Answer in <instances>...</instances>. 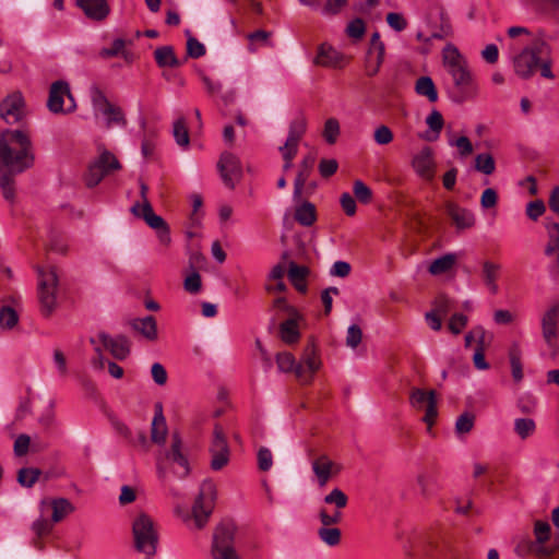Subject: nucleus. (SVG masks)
I'll return each mask as SVG.
<instances>
[{"mask_svg": "<svg viewBox=\"0 0 559 559\" xmlns=\"http://www.w3.org/2000/svg\"><path fill=\"white\" fill-rule=\"evenodd\" d=\"M33 145L29 135L22 130H4L0 134V189L3 198L15 199L14 176L34 165Z\"/></svg>", "mask_w": 559, "mask_h": 559, "instance_id": "1", "label": "nucleus"}, {"mask_svg": "<svg viewBox=\"0 0 559 559\" xmlns=\"http://www.w3.org/2000/svg\"><path fill=\"white\" fill-rule=\"evenodd\" d=\"M442 64L453 82L451 98L454 102L463 103L478 95V83L468 67V62L453 44H447L442 49Z\"/></svg>", "mask_w": 559, "mask_h": 559, "instance_id": "2", "label": "nucleus"}, {"mask_svg": "<svg viewBox=\"0 0 559 559\" xmlns=\"http://www.w3.org/2000/svg\"><path fill=\"white\" fill-rule=\"evenodd\" d=\"M549 45L544 39H534L521 52L513 57L515 73L522 79H528L538 67L539 60L549 57Z\"/></svg>", "mask_w": 559, "mask_h": 559, "instance_id": "3", "label": "nucleus"}, {"mask_svg": "<svg viewBox=\"0 0 559 559\" xmlns=\"http://www.w3.org/2000/svg\"><path fill=\"white\" fill-rule=\"evenodd\" d=\"M132 531L136 550L148 558L154 556L158 535L153 520L145 513L139 514L133 522Z\"/></svg>", "mask_w": 559, "mask_h": 559, "instance_id": "4", "label": "nucleus"}, {"mask_svg": "<svg viewBox=\"0 0 559 559\" xmlns=\"http://www.w3.org/2000/svg\"><path fill=\"white\" fill-rule=\"evenodd\" d=\"M58 275L56 267L43 266L38 269V298L44 316H50L57 306Z\"/></svg>", "mask_w": 559, "mask_h": 559, "instance_id": "5", "label": "nucleus"}, {"mask_svg": "<svg viewBox=\"0 0 559 559\" xmlns=\"http://www.w3.org/2000/svg\"><path fill=\"white\" fill-rule=\"evenodd\" d=\"M215 500V485L210 480L203 481L200 487V492L192 507V514L191 516L187 515L185 520H192L194 527L198 530L203 528L213 512Z\"/></svg>", "mask_w": 559, "mask_h": 559, "instance_id": "6", "label": "nucleus"}, {"mask_svg": "<svg viewBox=\"0 0 559 559\" xmlns=\"http://www.w3.org/2000/svg\"><path fill=\"white\" fill-rule=\"evenodd\" d=\"M121 165L117 157L107 150H102L99 155L94 158L87 167L84 175L85 185L94 188L106 177L119 170Z\"/></svg>", "mask_w": 559, "mask_h": 559, "instance_id": "7", "label": "nucleus"}, {"mask_svg": "<svg viewBox=\"0 0 559 559\" xmlns=\"http://www.w3.org/2000/svg\"><path fill=\"white\" fill-rule=\"evenodd\" d=\"M47 107L53 114H70L76 109L74 97L67 82L56 81L51 84Z\"/></svg>", "mask_w": 559, "mask_h": 559, "instance_id": "8", "label": "nucleus"}, {"mask_svg": "<svg viewBox=\"0 0 559 559\" xmlns=\"http://www.w3.org/2000/svg\"><path fill=\"white\" fill-rule=\"evenodd\" d=\"M409 404L416 411L425 412L423 421L427 425V430L430 431L438 416L436 392L415 388L411 391Z\"/></svg>", "mask_w": 559, "mask_h": 559, "instance_id": "9", "label": "nucleus"}, {"mask_svg": "<svg viewBox=\"0 0 559 559\" xmlns=\"http://www.w3.org/2000/svg\"><path fill=\"white\" fill-rule=\"evenodd\" d=\"M235 530L231 526H218L213 535L211 554L213 559H240L234 546Z\"/></svg>", "mask_w": 559, "mask_h": 559, "instance_id": "10", "label": "nucleus"}, {"mask_svg": "<svg viewBox=\"0 0 559 559\" xmlns=\"http://www.w3.org/2000/svg\"><path fill=\"white\" fill-rule=\"evenodd\" d=\"M181 439L178 433H174L171 437V447L168 452L157 457V473L160 478L166 476V463L171 462L178 465L180 471H175L180 477L188 474V460L181 452Z\"/></svg>", "mask_w": 559, "mask_h": 559, "instance_id": "11", "label": "nucleus"}, {"mask_svg": "<svg viewBox=\"0 0 559 559\" xmlns=\"http://www.w3.org/2000/svg\"><path fill=\"white\" fill-rule=\"evenodd\" d=\"M414 173L424 181L431 182L436 176L437 163L430 146H423L411 160Z\"/></svg>", "mask_w": 559, "mask_h": 559, "instance_id": "12", "label": "nucleus"}, {"mask_svg": "<svg viewBox=\"0 0 559 559\" xmlns=\"http://www.w3.org/2000/svg\"><path fill=\"white\" fill-rule=\"evenodd\" d=\"M307 129V120L304 116L295 118L289 126L288 136L284 145L280 147L283 159H294L301 138Z\"/></svg>", "mask_w": 559, "mask_h": 559, "instance_id": "13", "label": "nucleus"}, {"mask_svg": "<svg viewBox=\"0 0 559 559\" xmlns=\"http://www.w3.org/2000/svg\"><path fill=\"white\" fill-rule=\"evenodd\" d=\"M217 167L225 186L234 189L242 176L239 158L230 152H224L221 155Z\"/></svg>", "mask_w": 559, "mask_h": 559, "instance_id": "14", "label": "nucleus"}, {"mask_svg": "<svg viewBox=\"0 0 559 559\" xmlns=\"http://www.w3.org/2000/svg\"><path fill=\"white\" fill-rule=\"evenodd\" d=\"M210 452L212 455L211 467L214 471L222 469L228 463L229 448L223 428L218 425L214 428Z\"/></svg>", "mask_w": 559, "mask_h": 559, "instance_id": "15", "label": "nucleus"}, {"mask_svg": "<svg viewBox=\"0 0 559 559\" xmlns=\"http://www.w3.org/2000/svg\"><path fill=\"white\" fill-rule=\"evenodd\" d=\"M559 304L552 305L542 317V334L547 346L556 353L558 338Z\"/></svg>", "mask_w": 559, "mask_h": 559, "instance_id": "16", "label": "nucleus"}, {"mask_svg": "<svg viewBox=\"0 0 559 559\" xmlns=\"http://www.w3.org/2000/svg\"><path fill=\"white\" fill-rule=\"evenodd\" d=\"M425 15L428 23L437 24L440 23L443 34L433 33L432 38H443L449 34L450 26L448 17L439 0H426L424 4Z\"/></svg>", "mask_w": 559, "mask_h": 559, "instance_id": "17", "label": "nucleus"}, {"mask_svg": "<svg viewBox=\"0 0 559 559\" xmlns=\"http://www.w3.org/2000/svg\"><path fill=\"white\" fill-rule=\"evenodd\" d=\"M24 115V102L20 94L8 96L0 105V116L8 124L19 122Z\"/></svg>", "mask_w": 559, "mask_h": 559, "instance_id": "18", "label": "nucleus"}, {"mask_svg": "<svg viewBox=\"0 0 559 559\" xmlns=\"http://www.w3.org/2000/svg\"><path fill=\"white\" fill-rule=\"evenodd\" d=\"M311 467L321 487H324L341 471V466L325 454L316 457L311 463Z\"/></svg>", "mask_w": 559, "mask_h": 559, "instance_id": "19", "label": "nucleus"}, {"mask_svg": "<svg viewBox=\"0 0 559 559\" xmlns=\"http://www.w3.org/2000/svg\"><path fill=\"white\" fill-rule=\"evenodd\" d=\"M276 364L281 372H294L302 384L311 383V376L307 374L302 364L296 362L293 354L288 352L278 353L276 355Z\"/></svg>", "mask_w": 559, "mask_h": 559, "instance_id": "20", "label": "nucleus"}, {"mask_svg": "<svg viewBox=\"0 0 559 559\" xmlns=\"http://www.w3.org/2000/svg\"><path fill=\"white\" fill-rule=\"evenodd\" d=\"M444 211L457 229H467L475 225L474 214L453 201L444 203Z\"/></svg>", "mask_w": 559, "mask_h": 559, "instance_id": "21", "label": "nucleus"}, {"mask_svg": "<svg viewBox=\"0 0 559 559\" xmlns=\"http://www.w3.org/2000/svg\"><path fill=\"white\" fill-rule=\"evenodd\" d=\"M96 338L116 359L122 360L130 353L129 343L123 336L110 337L108 334L100 332Z\"/></svg>", "mask_w": 559, "mask_h": 559, "instance_id": "22", "label": "nucleus"}, {"mask_svg": "<svg viewBox=\"0 0 559 559\" xmlns=\"http://www.w3.org/2000/svg\"><path fill=\"white\" fill-rule=\"evenodd\" d=\"M344 61L345 57L328 44L319 46L314 58V64L324 68H342L344 66Z\"/></svg>", "mask_w": 559, "mask_h": 559, "instance_id": "23", "label": "nucleus"}, {"mask_svg": "<svg viewBox=\"0 0 559 559\" xmlns=\"http://www.w3.org/2000/svg\"><path fill=\"white\" fill-rule=\"evenodd\" d=\"M45 508L52 510L51 520L53 523L62 521L66 516L74 512V506L66 498L43 500L40 502V511L43 514L45 513Z\"/></svg>", "mask_w": 559, "mask_h": 559, "instance_id": "24", "label": "nucleus"}, {"mask_svg": "<svg viewBox=\"0 0 559 559\" xmlns=\"http://www.w3.org/2000/svg\"><path fill=\"white\" fill-rule=\"evenodd\" d=\"M76 4L88 19L94 21L105 20L110 11L106 0H78Z\"/></svg>", "mask_w": 559, "mask_h": 559, "instance_id": "25", "label": "nucleus"}, {"mask_svg": "<svg viewBox=\"0 0 559 559\" xmlns=\"http://www.w3.org/2000/svg\"><path fill=\"white\" fill-rule=\"evenodd\" d=\"M131 212L138 216L142 217L145 223L153 229L160 230L167 226L166 222L162 216L156 215L153 211L151 203L140 204L139 202L133 204L131 207Z\"/></svg>", "mask_w": 559, "mask_h": 559, "instance_id": "26", "label": "nucleus"}, {"mask_svg": "<svg viewBox=\"0 0 559 559\" xmlns=\"http://www.w3.org/2000/svg\"><path fill=\"white\" fill-rule=\"evenodd\" d=\"M316 157L312 154L306 155L300 165L297 177L295 179L294 200L297 201L301 198L302 189L308 180L310 173L314 166Z\"/></svg>", "mask_w": 559, "mask_h": 559, "instance_id": "27", "label": "nucleus"}, {"mask_svg": "<svg viewBox=\"0 0 559 559\" xmlns=\"http://www.w3.org/2000/svg\"><path fill=\"white\" fill-rule=\"evenodd\" d=\"M167 425L163 415L162 405H156V412L152 421L151 439L154 443L163 444L166 441Z\"/></svg>", "mask_w": 559, "mask_h": 559, "instance_id": "28", "label": "nucleus"}, {"mask_svg": "<svg viewBox=\"0 0 559 559\" xmlns=\"http://www.w3.org/2000/svg\"><path fill=\"white\" fill-rule=\"evenodd\" d=\"M500 269H501V266L499 264L493 263L491 261H485L483 263V270H481L483 281H484L486 287L488 288V290L493 295L498 293L497 280L500 274Z\"/></svg>", "mask_w": 559, "mask_h": 559, "instance_id": "29", "label": "nucleus"}, {"mask_svg": "<svg viewBox=\"0 0 559 559\" xmlns=\"http://www.w3.org/2000/svg\"><path fill=\"white\" fill-rule=\"evenodd\" d=\"M299 364H302L307 374L311 376L312 381L314 373L321 368L322 365L316 346L313 344H310L305 348V352Z\"/></svg>", "mask_w": 559, "mask_h": 559, "instance_id": "30", "label": "nucleus"}, {"mask_svg": "<svg viewBox=\"0 0 559 559\" xmlns=\"http://www.w3.org/2000/svg\"><path fill=\"white\" fill-rule=\"evenodd\" d=\"M132 326L135 331L141 333L145 338L154 341L157 338L156 320L152 316L145 318L134 319Z\"/></svg>", "mask_w": 559, "mask_h": 559, "instance_id": "31", "label": "nucleus"}, {"mask_svg": "<svg viewBox=\"0 0 559 559\" xmlns=\"http://www.w3.org/2000/svg\"><path fill=\"white\" fill-rule=\"evenodd\" d=\"M456 261H457V255L455 253L443 254L442 257L435 259L430 263L428 271L432 275L444 274L453 269Z\"/></svg>", "mask_w": 559, "mask_h": 559, "instance_id": "32", "label": "nucleus"}, {"mask_svg": "<svg viewBox=\"0 0 559 559\" xmlns=\"http://www.w3.org/2000/svg\"><path fill=\"white\" fill-rule=\"evenodd\" d=\"M295 219L302 226L313 225L317 219L316 206L308 201H304L295 210Z\"/></svg>", "mask_w": 559, "mask_h": 559, "instance_id": "33", "label": "nucleus"}, {"mask_svg": "<svg viewBox=\"0 0 559 559\" xmlns=\"http://www.w3.org/2000/svg\"><path fill=\"white\" fill-rule=\"evenodd\" d=\"M155 61L160 68H175L180 63L175 55L173 47L163 46L154 51Z\"/></svg>", "mask_w": 559, "mask_h": 559, "instance_id": "34", "label": "nucleus"}, {"mask_svg": "<svg viewBox=\"0 0 559 559\" xmlns=\"http://www.w3.org/2000/svg\"><path fill=\"white\" fill-rule=\"evenodd\" d=\"M415 91L418 95L427 97L430 103L438 100V92L430 76H420L416 81Z\"/></svg>", "mask_w": 559, "mask_h": 559, "instance_id": "35", "label": "nucleus"}, {"mask_svg": "<svg viewBox=\"0 0 559 559\" xmlns=\"http://www.w3.org/2000/svg\"><path fill=\"white\" fill-rule=\"evenodd\" d=\"M281 338L286 344H294L299 340L300 333L296 319L290 318L284 321L280 326Z\"/></svg>", "mask_w": 559, "mask_h": 559, "instance_id": "36", "label": "nucleus"}, {"mask_svg": "<svg viewBox=\"0 0 559 559\" xmlns=\"http://www.w3.org/2000/svg\"><path fill=\"white\" fill-rule=\"evenodd\" d=\"M509 359L511 365L512 377L514 381L520 382L523 379L522 370V350L519 344H513L509 350Z\"/></svg>", "mask_w": 559, "mask_h": 559, "instance_id": "37", "label": "nucleus"}, {"mask_svg": "<svg viewBox=\"0 0 559 559\" xmlns=\"http://www.w3.org/2000/svg\"><path fill=\"white\" fill-rule=\"evenodd\" d=\"M426 123L430 131L433 132V135L427 134L425 139L428 141L437 140L444 124L442 115L438 110H432L426 118Z\"/></svg>", "mask_w": 559, "mask_h": 559, "instance_id": "38", "label": "nucleus"}, {"mask_svg": "<svg viewBox=\"0 0 559 559\" xmlns=\"http://www.w3.org/2000/svg\"><path fill=\"white\" fill-rule=\"evenodd\" d=\"M270 37H271V33L263 31V29H259V31L248 34L247 35V38L249 40L248 49L251 52H254L260 47L271 46Z\"/></svg>", "mask_w": 559, "mask_h": 559, "instance_id": "39", "label": "nucleus"}, {"mask_svg": "<svg viewBox=\"0 0 559 559\" xmlns=\"http://www.w3.org/2000/svg\"><path fill=\"white\" fill-rule=\"evenodd\" d=\"M91 100L96 115L103 114L111 105L104 92L97 86H93L91 90Z\"/></svg>", "mask_w": 559, "mask_h": 559, "instance_id": "40", "label": "nucleus"}, {"mask_svg": "<svg viewBox=\"0 0 559 559\" xmlns=\"http://www.w3.org/2000/svg\"><path fill=\"white\" fill-rule=\"evenodd\" d=\"M107 127L126 126L127 121L120 107L111 104L103 114Z\"/></svg>", "mask_w": 559, "mask_h": 559, "instance_id": "41", "label": "nucleus"}, {"mask_svg": "<svg viewBox=\"0 0 559 559\" xmlns=\"http://www.w3.org/2000/svg\"><path fill=\"white\" fill-rule=\"evenodd\" d=\"M173 133L179 146L187 147L189 145L190 138L185 118L175 121Z\"/></svg>", "mask_w": 559, "mask_h": 559, "instance_id": "42", "label": "nucleus"}, {"mask_svg": "<svg viewBox=\"0 0 559 559\" xmlns=\"http://www.w3.org/2000/svg\"><path fill=\"white\" fill-rule=\"evenodd\" d=\"M536 430V424L531 418H518L514 420V431L521 439L531 437Z\"/></svg>", "mask_w": 559, "mask_h": 559, "instance_id": "43", "label": "nucleus"}, {"mask_svg": "<svg viewBox=\"0 0 559 559\" xmlns=\"http://www.w3.org/2000/svg\"><path fill=\"white\" fill-rule=\"evenodd\" d=\"M475 169L481 174L491 175L496 169L493 157L488 153L476 155Z\"/></svg>", "mask_w": 559, "mask_h": 559, "instance_id": "44", "label": "nucleus"}, {"mask_svg": "<svg viewBox=\"0 0 559 559\" xmlns=\"http://www.w3.org/2000/svg\"><path fill=\"white\" fill-rule=\"evenodd\" d=\"M19 322L17 312L10 306H3L0 309V326L2 329L11 330Z\"/></svg>", "mask_w": 559, "mask_h": 559, "instance_id": "45", "label": "nucleus"}, {"mask_svg": "<svg viewBox=\"0 0 559 559\" xmlns=\"http://www.w3.org/2000/svg\"><path fill=\"white\" fill-rule=\"evenodd\" d=\"M319 538L328 546H336L341 542V531L336 527L323 526L318 530Z\"/></svg>", "mask_w": 559, "mask_h": 559, "instance_id": "46", "label": "nucleus"}, {"mask_svg": "<svg viewBox=\"0 0 559 559\" xmlns=\"http://www.w3.org/2000/svg\"><path fill=\"white\" fill-rule=\"evenodd\" d=\"M536 11L543 13H556L559 11V0H524Z\"/></svg>", "mask_w": 559, "mask_h": 559, "instance_id": "47", "label": "nucleus"}, {"mask_svg": "<svg viewBox=\"0 0 559 559\" xmlns=\"http://www.w3.org/2000/svg\"><path fill=\"white\" fill-rule=\"evenodd\" d=\"M38 468H21L17 473V481L23 487H32L39 478Z\"/></svg>", "mask_w": 559, "mask_h": 559, "instance_id": "48", "label": "nucleus"}, {"mask_svg": "<svg viewBox=\"0 0 559 559\" xmlns=\"http://www.w3.org/2000/svg\"><path fill=\"white\" fill-rule=\"evenodd\" d=\"M448 143L450 146H454L457 148V152L461 157H467L474 151L471 140L465 135H462L457 139L450 138Z\"/></svg>", "mask_w": 559, "mask_h": 559, "instance_id": "49", "label": "nucleus"}, {"mask_svg": "<svg viewBox=\"0 0 559 559\" xmlns=\"http://www.w3.org/2000/svg\"><path fill=\"white\" fill-rule=\"evenodd\" d=\"M475 424V416L472 413H463L455 421V432L457 435H465L471 432Z\"/></svg>", "mask_w": 559, "mask_h": 559, "instance_id": "50", "label": "nucleus"}, {"mask_svg": "<svg viewBox=\"0 0 559 559\" xmlns=\"http://www.w3.org/2000/svg\"><path fill=\"white\" fill-rule=\"evenodd\" d=\"M323 138L329 144H334L340 135V123L335 118H329L323 128Z\"/></svg>", "mask_w": 559, "mask_h": 559, "instance_id": "51", "label": "nucleus"}, {"mask_svg": "<svg viewBox=\"0 0 559 559\" xmlns=\"http://www.w3.org/2000/svg\"><path fill=\"white\" fill-rule=\"evenodd\" d=\"M383 60L384 53H381V48L379 49V53H374L373 56H370L368 53L365 66L366 74L368 76H374L379 72L383 63Z\"/></svg>", "mask_w": 559, "mask_h": 559, "instance_id": "52", "label": "nucleus"}, {"mask_svg": "<svg viewBox=\"0 0 559 559\" xmlns=\"http://www.w3.org/2000/svg\"><path fill=\"white\" fill-rule=\"evenodd\" d=\"M453 308V300L445 295H438L432 302V312L445 317Z\"/></svg>", "mask_w": 559, "mask_h": 559, "instance_id": "53", "label": "nucleus"}, {"mask_svg": "<svg viewBox=\"0 0 559 559\" xmlns=\"http://www.w3.org/2000/svg\"><path fill=\"white\" fill-rule=\"evenodd\" d=\"M324 502L328 504H334L336 510H341L347 506L348 498L341 489L334 488L324 497Z\"/></svg>", "mask_w": 559, "mask_h": 559, "instance_id": "54", "label": "nucleus"}, {"mask_svg": "<svg viewBox=\"0 0 559 559\" xmlns=\"http://www.w3.org/2000/svg\"><path fill=\"white\" fill-rule=\"evenodd\" d=\"M366 32L365 22L357 17L350 21L346 27V34L348 37L358 40L361 39Z\"/></svg>", "mask_w": 559, "mask_h": 559, "instance_id": "55", "label": "nucleus"}, {"mask_svg": "<svg viewBox=\"0 0 559 559\" xmlns=\"http://www.w3.org/2000/svg\"><path fill=\"white\" fill-rule=\"evenodd\" d=\"M353 191H354L355 198L364 204L369 203L372 199L371 189L366 183H364L361 180H356L354 182Z\"/></svg>", "mask_w": 559, "mask_h": 559, "instance_id": "56", "label": "nucleus"}, {"mask_svg": "<svg viewBox=\"0 0 559 559\" xmlns=\"http://www.w3.org/2000/svg\"><path fill=\"white\" fill-rule=\"evenodd\" d=\"M393 139V132L388 126L381 124L374 129L373 140L378 145H388Z\"/></svg>", "mask_w": 559, "mask_h": 559, "instance_id": "57", "label": "nucleus"}, {"mask_svg": "<svg viewBox=\"0 0 559 559\" xmlns=\"http://www.w3.org/2000/svg\"><path fill=\"white\" fill-rule=\"evenodd\" d=\"M347 4V0H325L324 5L321 8V14L324 16H334Z\"/></svg>", "mask_w": 559, "mask_h": 559, "instance_id": "58", "label": "nucleus"}, {"mask_svg": "<svg viewBox=\"0 0 559 559\" xmlns=\"http://www.w3.org/2000/svg\"><path fill=\"white\" fill-rule=\"evenodd\" d=\"M126 43L121 38H117L112 41L111 46L109 48H104L100 51V56L103 58H111L119 55H122L124 58L127 57V52L124 51Z\"/></svg>", "mask_w": 559, "mask_h": 559, "instance_id": "59", "label": "nucleus"}, {"mask_svg": "<svg viewBox=\"0 0 559 559\" xmlns=\"http://www.w3.org/2000/svg\"><path fill=\"white\" fill-rule=\"evenodd\" d=\"M52 528H53L52 520L49 521V520L45 519L43 515L39 519H37L32 525V530L38 538L50 534Z\"/></svg>", "mask_w": 559, "mask_h": 559, "instance_id": "60", "label": "nucleus"}, {"mask_svg": "<svg viewBox=\"0 0 559 559\" xmlns=\"http://www.w3.org/2000/svg\"><path fill=\"white\" fill-rule=\"evenodd\" d=\"M183 288L190 294H198L202 288L201 276L197 271L191 272L183 282Z\"/></svg>", "mask_w": 559, "mask_h": 559, "instance_id": "61", "label": "nucleus"}, {"mask_svg": "<svg viewBox=\"0 0 559 559\" xmlns=\"http://www.w3.org/2000/svg\"><path fill=\"white\" fill-rule=\"evenodd\" d=\"M467 322L468 319L465 314L454 313L449 320L448 328L451 333L457 335L465 329Z\"/></svg>", "mask_w": 559, "mask_h": 559, "instance_id": "62", "label": "nucleus"}, {"mask_svg": "<svg viewBox=\"0 0 559 559\" xmlns=\"http://www.w3.org/2000/svg\"><path fill=\"white\" fill-rule=\"evenodd\" d=\"M362 338V331L357 324H353L347 330L346 345L350 348H356Z\"/></svg>", "mask_w": 559, "mask_h": 559, "instance_id": "63", "label": "nucleus"}, {"mask_svg": "<svg viewBox=\"0 0 559 559\" xmlns=\"http://www.w3.org/2000/svg\"><path fill=\"white\" fill-rule=\"evenodd\" d=\"M386 23L396 32H402L407 27L406 19L402 14L395 12L388 13Z\"/></svg>", "mask_w": 559, "mask_h": 559, "instance_id": "64", "label": "nucleus"}]
</instances>
